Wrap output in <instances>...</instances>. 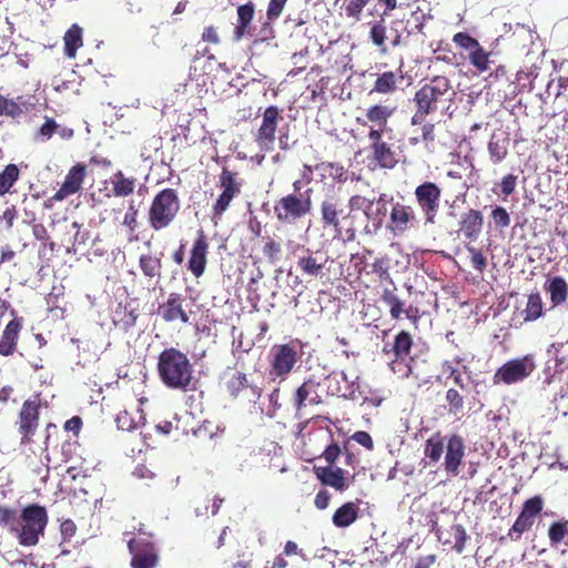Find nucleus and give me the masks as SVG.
Listing matches in <instances>:
<instances>
[{
    "mask_svg": "<svg viewBox=\"0 0 568 568\" xmlns=\"http://www.w3.org/2000/svg\"><path fill=\"white\" fill-rule=\"evenodd\" d=\"M386 30L384 18L371 24L369 39L376 47L382 48V52H386V49L384 48Z\"/></svg>",
    "mask_w": 568,
    "mask_h": 568,
    "instance_id": "49",
    "label": "nucleus"
},
{
    "mask_svg": "<svg viewBox=\"0 0 568 568\" xmlns=\"http://www.w3.org/2000/svg\"><path fill=\"white\" fill-rule=\"evenodd\" d=\"M452 529L454 531V538H455L454 549L458 554H460L465 549V545L468 539L466 529L460 524L453 525Z\"/></svg>",
    "mask_w": 568,
    "mask_h": 568,
    "instance_id": "58",
    "label": "nucleus"
},
{
    "mask_svg": "<svg viewBox=\"0 0 568 568\" xmlns=\"http://www.w3.org/2000/svg\"><path fill=\"white\" fill-rule=\"evenodd\" d=\"M83 30L82 28L74 23L72 24L67 32L63 36V43H64V54L73 59L77 55L78 49H80L83 45Z\"/></svg>",
    "mask_w": 568,
    "mask_h": 568,
    "instance_id": "33",
    "label": "nucleus"
},
{
    "mask_svg": "<svg viewBox=\"0 0 568 568\" xmlns=\"http://www.w3.org/2000/svg\"><path fill=\"white\" fill-rule=\"evenodd\" d=\"M178 190L165 187L154 194L148 210V223L151 230L160 232L170 227L181 211Z\"/></svg>",
    "mask_w": 568,
    "mask_h": 568,
    "instance_id": "3",
    "label": "nucleus"
},
{
    "mask_svg": "<svg viewBox=\"0 0 568 568\" xmlns=\"http://www.w3.org/2000/svg\"><path fill=\"white\" fill-rule=\"evenodd\" d=\"M469 63L478 71L479 73L486 72L490 69V52L485 50L484 47L477 49L473 54H467Z\"/></svg>",
    "mask_w": 568,
    "mask_h": 568,
    "instance_id": "43",
    "label": "nucleus"
},
{
    "mask_svg": "<svg viewBox=\"0 0 568 568\" xmlns=\"http://www.w3.org/2000/svg\"><path fill=\"white\" fill-rule=\"evenodd\" d=\"M304 254L298 256L297 270L303 276L310 278H322L328 272L329 256L322 250L312 251L303 247Z\"/></svg>",
    "mask_w": 568,
    "mask_h": 568,
    "instance_id": "15",
    "label": "nucleus"
},
{
    "mask_svg": "<svg viewBox=\"0 0 568 568\" xmlns=\"http://www.w3.org/2000/svg\"><path fill=\"white\" fill-rule=\"evenodd\" d=\"M22 112L21 106L16 101L0 94V115L17 118L20 116Z\"/></svg>",
    "mask_w": 568,
    "mask_h": 568,
    "instance_id": "53",
    "label": "nucleus"
},
{
    "mask_svg": "<svg viewBox=\"0 0 568 568\" xmlns=\"http://www.w3.org/2000/svg\"><path fill=\"white\" fill-rule=\"evenodd\" d=\"M465 248L469 253L470 265L478 273L483 274L487 268L488 262L481 248H478L471 244H466Z\"/></svg>",
    "mask_w": 568,
    "mask_h": 568,
    "instance_id": "47",
    "label": "nucleus"
},
{
    "mask_svg": "<svg viewBox=\"0 0 568 568\" xmlns=\"http://www.w3.org/2000/svg\"><path fill=\"white\" fill-rule=\"evenodd\" d=\"M446 400L449 405V413L458 415L464 408V397L455 388H449L446 392Z\"/></svg>",
    "mask_w": 568,
    "mask_h": 568,
    "instance_id": "52",
    "label": "nucleus"
},
{
    "mask_svg": "<svg viewBox=\"0 0 568 568\" xmlns=\"http://www.w3.org/2000/svg\"><path fill=\"white\" fill-rule=\"evenodd\" d=\"M321 221L324 229H333L337 235L343 234L342 221L346 223L344 241L353 242L357 234V215L345 213L341 199L336 195L326 196L320 205Z\"/></svg>",
    "mask_w": 568,
    "mask_h": 568,
    "instance_id": "5",
    "label": "nucleus"
},
{
    "mask_svg": "<svg viewBox=\"0 0 568 568\" xmlns=\"http://www.w3.org/2000/svg\"><path fill=\"white\" fill-rule=\"evenodd\" d=\"M446 436L444 437L440 432L434 433L426 439L424 446V455L430 464H437L444 453Z\"/></svg>",
    "mask_w": 568,
    "mask_h": 568,
    "instance_id": "34",
    "label": "nucleus"
},
{
    "mask_svg": "<svg viewBox=\"0 0 568 568\" xmlns=\"http://www.w3.org/2000/svg\"><path fill=\"white\" fill-rule=\"evenodd\" d=\"M412 347L413 337L406 331H400L395 336L393 344L384 345L383 353L390 357L389 367L394 373H399L406 377L410 375Z\"/></svg>",
    "mask_w": 568,
    "mask_h": 568,
    "instance_id": "8",
    "label": "nucleus"
},
{
    "mask_svg": "<svg viewBox=\"0 0 568 568\" xmlns=\"http://www.w3.org/2000/svg\"><path fill=\"white\" fill-rule=\"evenodd\" d=\"M544 315V303L539 292L528 295L526 307L521 312L524 322H534Z\"/></svg>",
    "mask_w": 568,
    "mask_h": 568,
    "instance_id": "38",
    "label": "nucleus"
},
{
    "mask_svg": "<svg viewBox=\"0 0 568 568\" xmlns=\"http://www.w3.org/2000/svg\"><path fill=\"white\" fill-rule=\"evenodd\" d=\"M112 193L116 197H126L134 193L136 186V179L133 176H125L122 171L115 172L112 178Z\"/></svg>",
    "mask_w": 568,
    "mask_h": 568,
    "instance_id": "36",
    "label": "nucleus"
},
{
    "mask_svg": "<svg viewBox=\"0 0 568 568\" xmlns=\"http://www.w3.org/2000/svg\"><path fill=\"white\" fill-rule=\"evenodd\" d=\"M138 216H139V210L136 209V206L133 203L130 204V206L128 207V210L123 216V221H122V225L125 226L130 233V237H129L130 241L139 240L138 235L135 234V231L139 227Z\"/></svg>",
    "mask_w": 568,
    "mask_h": 568,
    "instance_id": "45",
    "label": "nucleus"
},
{
    "mask_svg": "<svg viewBox=\"0 0 568 568\" xmlns=\"http://www.w3.org/2000/svg\"><path fill=\"white\" fill-rule=\"evenodd\" d=\"M459 232L464 239L468 241H476L484 226V216L479 210L470 209L463 213L459 220Z\"/></svg>",
    "mask_w": 568,
    "mask_h": 568,
    "instance_id": "26",
    "label": "nucleus"
},
{
    "mask_svg": "<svg viewBox=\"0 0 568 568\" xmlns=\"http://www.w3.org/2000/svg\"><path fill=\"white\" fill-rule=\"evenodd\" d=\"M48 520L45 507L38 504L28 505L21 510L20 516H17L12 534L21 546H36L40 536L44 534Z\"/></svg>",
    "mask_w": 568,
    "mask_h": 568,
    "instance_id": "4",
    "label": "nucleus"
},
{
    "mask_svg": "<svg viewBox=\"0 0 568 568\" xmlns=\"http://www.w3.org/2000/svg\"><path fill=\"white\" fill-rule=\"evenodd\" d=\"M444 449V469L447 474L457 476L460 471L459 468L463 464L466 452L464 437L459 434H450L446 436Z\"/></svg>",
    "mask_w": 568,
    "mask_h": 568,
    "instance_id": "19",
    "label": "nucleus"
},
{
    "mask_svg": "<svg viewBox=\"0 0 568 568\" xmlns=\"http://www.w3.org/2000/svg\"><path fill=\"white\" fill-rule=\"evenodd\" d=\"M262 253L268 264L276 265L283 258L282 243L271 236H266L262 246Z\"/></svg>",
    "mask_w": 568,
    "mask_h": 568,
    "instance_id": "40",
    "label": "nucleus"
},
{
    "mask_svg": "<svg viewBox=\"0 0 568 568\" xmlns=\"http://www.w3.org/2000/svg\"><path fill=\"white\" fill-rule=\"evenodd\" d=\"M342 454V449L338 446L337 443L332 442L329 445L326 446L325 450L323 452V458L327 462L328 466H334L336 460Z\"/></svg>",
    "mask_w": 568,
    "mask_h": 568,
    "instance_id": "61",
    "label": "nucleus"
},
{
    "mask_svg": "<svg viewBox=\"0 0 568 568\" xmlns=\"http://www.w3.org/2000/svg\"><path fill=\"white\" fill-rule=\"evenodd\" d=\"M40 419V398L39 395L32 399H27L18 416V430L21 435V444L27 445L32 440L36 434Z\"/></svg>",
    "mask_w": 568,
    "mask_h": 568,
    "instance_id": "14",
    "label": "nucleus"
},
{
    "mask_svg": "<svg viewBox=\"0 0 568 568\" xmlns=\"http://www.w3.org/2000/svg\"><path fill=\"white\" fill-rule=\"evenodd\" d=\"M417 223V213L415 209L403 202L393 203L389 213L387 227L395 234L402 235Z\"/></svg>",
    "mask_w": 568,
    "mask_h": 568,
    "instance_id": "20",
    "label": "nucleus"
},
{
    "mask_svg": "<svg viewBox=\"0 0 568 568\" xmlns=\"http://www.w3.org/2000/svg\"><path fill=\"white\" fill-rule=\"evenodd\" d=\"M444 371L446 373H448V376L450 378H453L454 383L459 386L462 389L465 388V383H464V379L462 377V374L455 367L453 366L450 363L448 362H445L444 365Z\"/></svg>",
    "mask_w": 568,
    "mask_h": 568,
    "instance_id": "64",
    "label": "nucleus"
},
{
    "mask_svg": "<svg viewBox=\"0 0 568 568\" xmlns=\"http://www.w3.org/2000/svg\"><path fill=\"white\" fill-rule=\"evenodd\" d=\"M371 159L381 169H394L398 163V154L392 144L383 140V134L368 131Z\"/></svg>",
    "mask_w": 568,
    "mask_h": 568,
    "instance_id": "16",
    "label": "nucleus"
},
{
    "mask_svg": "<svg viewBox=\"0 0 568 568\" xmlns=\"http://www.w3.org/2000/svg\"><path fill=\"white\" fill-rule=\"evenodd\" d=\"M450 80L445 75H436L422 85L414 95L416 111L412 116V124H420L427 115L434 113L439 103L450 102Z\"/></svg>",
    "mask_w": 568,
    "mask_h": 568,
    "instance_id": "2",
    "label": "nucleus"
},
{
    "mask_svg": "<svg viewBox=\"0 0 568 568\" xmlns=\"http://www.w3.org/2000/svg\"><path fill=\"white\" fill-rule=\"evenodd\" d=\"M372 271L375 273L381 280H390L389 275V258L386 256L378 257L372 264Z\"/></svg>",
    "mask_w": 568,
    "mask_h": 568,
    "instance_id": "55",
    "label": "nucleus"
},
{
    "mask_svg": "<svg viewBox=\"0 0 568 568\" xmlns=\"http://www.w3.org/2000/svg\"><path fill=\"white\" fill-rule=\"evenodd\" d=\"M414 196L425 223L434 224L440 209L442 189L439 185L432 181H424L415 187Z\"/></svg>",
    "mask_w": 568,
    "mask_h": 568,
    "instance_id": "9",
    "label": "nucleus"
},
{
    "mask_svg": "<svg viewBox=\"0 0 568 568\" xmlns=\"http://www.w3.org/2000/svg\"><path fill=\"white\" fill-rule=\"evenodd\" d=\"M282 119L283 116L281 115L277 106L270 105L265 109L262 118V123L255 136V142L257 143L261 150H273L277 124L278 121Z\"/></svg>",
    "mask_w": 568,
    "mask_h": 568,
    "instance_id": "17",
    "label": "nucleus"
},
{
    "mask_svg": "<svg viewBox=\"0 0 568 568\" xmlns=\"http://www.w3.org/2000/svg\"><path fill=\"white\" fill-rule=\"evenodd\" d=\"M453 42L456 47L467 51L468 54H473L477 49L483 47L477 39L468 34L467 32H457L453 37Z\"/></svg>",
    "mask_w": 568,
    "mask_h": 568,
    "instance_id": "46",
    "label": "nucleus"
},
{
    "mask_svg": "<svg viewBox=\"0 0 568 568\" xmlns=\"http://www.w3.org/2000/svg\"><path fill=\"white\" fill-rule=\"evenodd\" d=\"M545 292L549 295L552 307L565 304L568 300V283L560 276H548L544 285Z\"/></svg>",
    "mask_w": 568,
    "mask_h": 568,
    "instance_id": "28",
    "label": "nucleus"
},
{
    "mask_svg": "<svg viewBox=\"0 0 568 568\" xmlns=\"http://www.w3.org/2000/svg\"><path fill=\"white\" fill-rule=\"evenodd\" d=\"M374 203L375 199L371 200L359 194L352 195L348 200V213L356 214L357 211H367Z\"/></svg>",
    "mask_w": 568,
    "mask_h": 568,
    "instance_id": "51",
    "label": "nucleus"
},
{
    "mask_svg": "<svg viewBox=\"0 0 568 568\" xmlns=\"http://www.w3.org/2000/svg\"><path fill=\"white\" fill-rule=\"evenodd\" d=\"M313 189L303 193H290L282 196L274 205V213L278 222L290 224L306 216L313 209Z\"/></svg>",
    "mask_w": 568,
    "mask_h": 568,
    "instance_id": "7",
    "label": "nucleus"
},
{
    "mask_svg": "<svg viewBox=\"0 0 568 568\" xmlns=\"http://www.w3.org/2000/svg\"><path fill=\"white\" fill-rule=\"evenodd\" d=\"M568 536V521H555L549 526L548 538L551 547H557Z\"/></svg>",
    "mask_w": 568,
    "mask_h": 568,
    "instance_id": "44",
    "label": "nucleus"
},
{
    "mask_svg": "<svg viewBox=\"0 0 568 568\" xmlns=\"http://www.w3.org/2000/svg\"><path fill=\"white\" fill-rule=\"evenodd\" d=\"M358 514V505L356 503L348 501L335 510L332 521L337 528H346L357 520Z\"/></svg>",
    "mask_w": 568,
    "mask_h": 568,
    "instance_id": "32",
    "label": "nucleus"
},
{
    "mask_svg": "<svg viewBox=\"0 0 568 568\" xmlns=\"http://www.w3.org/2000/svg\"><path fill=\"white\" fill-rule=\"evenodd\" d=\"M511 223L510 214L508 211L500 206L496 205L493 207L490 212V225L496 230L507 229Z\"/></svg>",
    "mask_w": 568,
    "mask_h": 568,
    "instance_id": "48",
    "label": "nucleus"
},
{
    "mask_svg": "<svg viewBox=\"0 0 568 568\" xmlns=\"http://www.w3.org/2000/svg\"><path fill=\"white\" fill-rule=\"evenodd\" d=\"M287 1L288 0H270L266 8L267 20H277L283 13V10Z\"/></svg>",
    "mask_w": 568,
    "mask_h": 568,
    "instance_id": "57",
    "label": "nucleus"
},
{
    "mask_svg": "<svg viewBox=\"0 0 568 568\" xmlns=\"http://www.w3.org/2000/svg\"><path fill=\"white\" fill-rule=\"evenodd\" d=\"M20 178V170L16 164H8L0 172V196L9 193Z\"/></svg>",
    "mask_w": 568,
    "mask_h": 568,
    "instance_id": "42",
    "label": "nucleus"
},
{
    "mask_svg": "<svg viewBox=\"0 0 568 568\" xmlns=\"http://www.w3.org/2000/svg\"><path fill=\"white\" fill-rule=\"evenodd\" d=\"M509 140L507 138H497L491 135L488 142V153L494 164L503 162L508 155Z\"/></svg>",
    "mask_w": 568,
    "mask_h": 568,
    "instance_id": "39",
    "label": "nucleus"
},
{
    "mask_svg": "<svg viewBox=\"0 0 568 568\" xmlns=\"http://www.w3.org/2000/svg\"><path fill=\"white\" fill-rule=\"evenodd\" d=\"M381 300L389 307V314L393 320H398L404 312V303L396 294V287L384 288Z\"/></svg>",
    "mask_w": 568,
    "mask_h": 568,
    "instance_id": "41",
    "label": "nucleus"
},
{
    "mask_svg": "<svg viewBox=\"0 0 568 568\" xmlns=\"http://www.w3.org/2000/svg\"><path fill=\"white\" fill-rule=\"evenodd\" d=\"M87 176V166L83 163H77L67 173L60 189L51 197L52 201L61 202L67 197L78 193Z\"/></svg>",
    "mask_w": 568,
    "mask_h": 568,
    "instance_id": "24",
    "label": "nucleus"
},
{
    "mask_svg": "<svg viewBox=\"0 0 568 568\" xmlns=\"http://www.w3.org/2000/svg\"><path fill=\"white\" fill-rule=\"evenodd\" d=\"M131 554V568H156L160 561L155 544L146 538L136 537L128 540Z\"/></svg>",
    "mask_w": 568,
    "mask_h": 568,
    "instance_id": "12",
    "label": "nucleus"
},
{
    "mask_svg": "<svg viewBox=\"0 0 568 568\" xmlns=\"http://www.w3.org/2000/svg\"><path fill=\"white\" fill-rule=\"evenodd\" d=\"M139 267L142 274L149 280H160L162 275V261L153 254H142L139 257Z\"/></svg>",
    "mask_w": 568,
    "mask_h": 568,
    "instance_id": "35",
    "label": "nucleus"
},
{
    "mask_svg": "<svg viewBox=\"0 0 568 568\" xmlns=\"http://www.w3.org/2000/svg\"><path fill=\"white\" fill-rule=\"evenodd\" d=\"M544 509V499L540 495H536L527 499L523 504L521 511L516 518L514 525L508 531V536L513 540H518L521 535L531 529L536 518L540 515Z\"/></svg>",
    "mask_w": 568,
    "mask_h": 568,
    "instance_id": "13",
    "label": "nucleus"
},
{
    "mask_svg": "<svg viewBox=\"0 0 568 568\" xmlns=\"http://www.w3.org/2000/svg\"><path fill=\"white\" fill-rule=\"evenodd\" d=\"M226 389L229 394L237 398L242 392L250 390L252 397L258 399L262 395V388L250 383L246 374L242 372H235L226 382Z\"/></svg>",
    "mask_w": 568,
    "mask_h": 568,
    "instance_id": "29",
    "label": "nucleus"
},
{
    "mask_svg": "<svg viewBox=\"0 0 568 568\" xmlns=\"http://www.w3.org/2000/svg\"><path fill=\"white\" fill-rule=\"evenodd\" d=\"M314 473L323 485L329 486L335 490L344 491L348 487L345 470L339 467H314Z\"/></svg>",
    "mask_w": 568,
    "mask_h": 568,
    "instance_id": "27",
    "label": "nucleus"
},
{
    "mask_svg": "<svg viewBox=\"0 0 568 568\" xmlns=\"http://www.w3.org/2000/svg\"><path fill=\"white\" fill-rule=\"evenodd\" d=\"M314 169L320 172L321 181L324 183H344L347 180V171L341 163L321 162L314 165Z\"/></svg>",
    "mask_w": 568,
    "mask_h": 568,
    "instance_id": "30",
    "label": "nucleus"
},
{
    "mask_svg": "<svg viewBox=\"0 0 568 568\" xmlns=\"http://www.w3.org/2000/svg\"><path fill=\"white\" fill-rule=\"evenodd\" d=\"M219 186L221 194L212 206L214 219H221L230 207L231 202L241 194L242 181L236 172L223 168L219 176Z\"/></svg>",
    "mask_w": 568,
    "mask_h": 568,
    "instance_id": "10",
    "label": "nucleus"
},
{
    "mask_svg": "<svg viewBox=\"0 0 568 568\" xmlns=\"http://www.w3.org/2000/svg\"><path fill=\"white\" fill-rule=\"evenodd\" d=\"M297 362V352L291 344L276 345L272 349V361L270 374L285 378Z\"/></svg>",
    "mask_w": 568,
    "mask_h": 568,
    "instance_id": "18",
    "label": "nucleus"
},
{
    "mask_svg": "<svg viewBox=\"0 0 568 568\" xmlns=\"http://www.w3.org/2000/svg\"><path fill=\"white\" fill-rule=\"evenodd\" d=\"M185 297L179 293H170L168 300L159 306V315L166 323L181 322L190 324L191 310H186Z\"/></svg>",
    "mask_w": 568,
    "mask_h": 568,
    "instance_id": "22",
    "label": "nucleus"
},
{
    "mask_svg": "<svg viewBox=\"0 0 568 568\" xmlns=\"http://www.w3.org/2000/svg\"><path fill=\"white\" fill-rule=\"evenodd\" d=\"M255 13V4L252 1H246L243 4H240L236 9V26L234 29V34L236 39L243 38L251 27V23L254 19Z\"/></svg>",
    "mask_w": 568,
    "mask_h": 568,
    "instance_id": "31",
    "label": "nucleus"
},
{
    "mask_svg": "<svg viewBox=\"0 0 568 568\" xmlns=\"http://www.w3.org/2000/svg\"><path fill=\"white\" fill-rule=\"evenodd\" d=\"M399 79L400 77H398L394 71H385L378 74L374 82L372 92H376L378 94H392L397 90Z\"/></svg>",
    "mask_w": 568,
    "mask_h": 568,
    "instance_id": "37",
    "label": "nucleus"
},
{
    "mask_svg": "<svg viewBox=\"0 0 568 568\" xmlns=\"http://www.w3.org/2000/svg\"><path fill=\"white\" fill-rule=\"evenodd\" d=\"M517 180H518V176L513 173L506 174L501 179V181L499 183V187H500V193L505 197H508L509 195H511L515 192L516 186H517Z\"/></svg>",
    "mask_w": 568,
    "mask_h": 568,
    "instance_id": "59",
    "label": "nucleus"
},
{
    "mask_svg": "<svg viewBox=\"0 0 568 568\" xmlns=\"http://www.w3.org/2000/svg\"><path fill=\"white\" fill-rule=\"evenodd\" d=\"M338 379L336 375L326 376L323 381L315 376L306 379L297 389L294 396V406L297 410L308 405H318L323 403V394L339 396Z\"/></svg>",
    "mask_w": 568,
    "mask_h": 568,
    "instance_id": "6",
    "label": "nucleus"
},
{
    "mask_svg": "<svg viewBox=\"0 0 568 568\" xmlns=\"http://www.w3.org/2000/svg\"><path fill=\"white\" fill-rule=\"evenodd\" d=\"M156 371L160 381L170 389L187 390L193 381V365L187 355L175 347L164 348L159 357Z\"/></svg>",
    "mask_w": 568,
    "mask_h": 568,
    "instance_id": "1",
    "label": "nucleus"
},
{
    "mask_svg": "<svg viewBox=\"0 0 568 568\" xmlns=\"http://www.w3.org/2000/svg\"><path fill=\"white\" fill-rule=\"evenodd\" d=\"M534 359L530 356L515 358L501 365L493 376L494 384L511 385L523 382L535 369Z\"/></svg>",
    "mask_w": 568,
    "mask_h": 568,
    "instance_id": "11",
    "label": "nucleus"
},
{
    "mask_svg": "<svg viewBox=\"0 0 568 568\" xmlns=\"http://www.w3.org/2000/svg\"><path fill=\"white\" fill-rule=\"evenodd\" d=\"M116 427L121 430H132L136 427L138 423L135 422L133 415L128 409L120 410L115 417Z\"/></svg>",
    "mask_w": 568,
    "mask_h": 568,
    "instance_id": "54",
    "label": "nucleus"
},
{
    "mask_svg": "<svg viewBox=\"0 0 568 568\" xmlns=\"http://www.w3.org/2000/svg\"><path fill=\"white\" fill-rule=\"evenodd\" d=\"M352 439L355 440L361 446L365 447L367 450L374 449V440L372 436L365 430L355 432L352 435Z\"/></svg>",
    "mask_w": 568,
    "mask_h": 568,
    "instance_id": "63",
    "label": "nucleus"
},
{
    "mask_svg": "<svg viewBox=\"0 0 568 568\" xmlns=\"http://www.w3.org/2000/svg\"><path fill=\"white\" fill-rule=\"evenodd\" d=\"M17 516V510L0 506V527H8L9 531L12 534V527H14Z\"/></svg>",
    "mask_w": 568,
    "mask_h": 568,
    "instance_id": "56",
    "label": "nucleus"
},
{
    "mask_svg": "<svg viewBox=\"0 0 568 568\" xmlns=\"http://www.w3.org/2000/svg\"><path fill=\"white\" fill-rule=\"evenodd\" d=\"M412 19L414 21L413 26H410V20L407 21L406 29H407L408 34L423 33V30L425 28V20H426L425 14L419 13V12H413Z\"/></svg>",
    "mask_w": 568,
    "mask_h": 568,
    "instance_id": "60",
    "label": "nucleus"
},
{
    "mask_svg": "<svg viewBox=\"0 0 568 568\" xmlns=\"http://www.w3.org/2000/svg\"><path fill=\"white\" fill-rule=\"evenodd\" d=\"M371 0H344L343 10L347 18L359 21L363 16L364 8Z\"/></svg>",
    "mask_w": 568,
    "mask_h": 568,
    "instance_id": "50",
    "label": "nucleus"
},
{
    "mask_svg": "<svg viewBox=\"0 0 568 568\" xmlns=\"http://www.w3.org/2000/svg\"><path fill=\"white\" fill-rule=\"evenodd\" d=\"M59 129V124L52 118H45V122L40 126L38 133L43 140H49Z\"/></svg>",
    "mask_w": 568,
    "mask_h": 568,
    "instance_id": "62",
    "label": "nucleus"
},
{
    "mask_svg": "<svg viewBox=\"0 0 568 568\" xmlns=\"http://www.w3.org/2000/svg\"><path fill=\"white\" fill-rule=\"evenodd\" d=\"M395 108L377 103L369 105L364 116H357L356 123L362 126H367L368 131H377L383 134L387 130L389 119L393 116Z\"/></svg>",
    "mask_w": 568,
    "mask_h": 568,
    "instance_id": "21",
    "label": "nucleus"
},
{
    "mask_svg": "<svg viewBox=\"0 0 568 568\" xmlns=\"http://www.w3.org/2000/svg\"><path fill=\"white\" fill-rule=\"evenodd\" d=\"M207 255L209 239L204 231L200 230L193 242L187 261V270L194 277L199 278L204 274L207 264Z\"/></svg>",
    "mask_w": 568,
    "mask_h": 568,
    "instance_id": "23",
    "label": "nucleus"
},
{
    "mask_svg": "<svg viewBox=\"0 0 568 568\" xmlns=\"http://www.w3.org/2000/svg\"><path fill=\"white\" fill-rule=\"evenodd\" d=\"M11 320L4 327L0 338V355L11 356L17 351L18 339L22 329L23 318L17 316V311L11 310Z\"/></svg>",
    "mask_w": 568,
    "mask_h": 568,
    "instance_id": "25",
    "label": "nucleus"
}]
</instances>
